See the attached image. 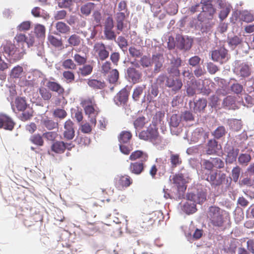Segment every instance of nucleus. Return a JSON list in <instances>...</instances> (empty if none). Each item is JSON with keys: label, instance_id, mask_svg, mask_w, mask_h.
<instances>
[{"label": "nucleus", "instance_id": "nucleus-1", "mask_svg": "<svg viewBox=\"0 0 254 254\" xmlns=\"http://www.w3.org/2000/svg\"><path fill=\"white\" fill-rule=\"evenodd\" d=\"M207 217L209 220V225L213 227L224 229L227 225L230 224V217L228 213L215 206H211L209 208Z\"/></svg>", "mask_w": 254, "mask_h": 254}, {"label": "nucleus", "instance_id": "nucleus-2", "mask_svg": "<svg viewBox=\"0 0 254 254\" xmlns=\"http://www.w3.org/2000/svg\"><path fill=\"white\" fill-rule=\"evenodd\" d=\"M148 157V154L142 150H137L132 152L129 155V159L132 161L139 160V161L130 163L128 167L129 172L135 175H140L145 170V163Z\"/></svg>", "mask_w": 254, "mask_h": 254}, {"label": "nucleus", "instance_id": "nucleus-3", "mask_svg": "<svg viewBox=\"0 0 254 254\" xmlns=\"http://www.w3.org/2000/svg\"><path fill=\"white\" fill-rule=\"evenodd\" d=\"M138 136L140 139L149 141L154 144H160L162 140L159 134L158 128L155 125H150L146 130H142Z\"/></svg>", "mask_w": 254, "mask_h": 254}, {"label": "nucleus", "instance_id": "nucleus-4", "mask_svg": "<svg viewBox=\"0 0 254 254\" xmlns=\"http://www.w3.org/2000/svg\"><path fill=\"white\" fill-rule=\"evenodd\" d=\"M3 52L7 54V59L13 62H16L22 58L25 54V50L23 48L17 47L14 44L7 43L3 46Z\"/></svg>", "mask_w": 254, "mask_h": 254}, {"label": "nucleus", "instance_id": "nucleus-5", "mask_svg": "<svg viewBox=\"0 0 254 254\" xmlns=\"http://www.w3.org/2000/svg\"><path fill=\"white\" fill-rule=\"evenodd\" d=\"M226 174L221 171L216 170L210 173L209 174L205 173L204 178L209 182L212 187H216L221 186L226 179Z\"/></svg>", "mask_w": 254, "mask_h": 254}, {"label": "nucleus", "instance_id": "nucleus-6", "mask_svg": "<svg viewBox=\"0 0 254 254\" xmlns=\"http://www.w3.org/2000/svg\"><path fill=\"white\" fill-rule=\"evenodd\" d=\"M92 52L96 58L101 61L106 60L110 55L107 46L102 42L94 44Z\"/></svg>", "mask_w": 254, "mask_h": 254}, {"label": "nucleus", "instance_id": "nucleus-7", "mask_svg": "<svg viewBox=\"0 0 254 254\" xmlns=\"http://www.w3.org/2000/svg\"><path fill=\"white\" fill-rule=\"evenodd\" d=\"M114 27L113 18L108 17L104 23V35L105 39L108 41H116V34L113 30Z\"/></svg>", "mask_w": 254, "mask_h": 254}, {"label": "nucleus", "instance_id": "nucleus-8", "mask_svg": "<svg viewBox=\"0 0 254 254\" xmlns=\"http://www.w3.org/2000/svg\"><path fill=\"white\" fill-rule=\"evenodd\" d=\"M132 183V179L128 175H118L114 179L115 186L119 190H125L129 187Z\"/></svg>", "mask_w": 254, "mask_h": 254}, {"label": "nucleus", "instance_id": "nucleus-9", "mask_svg": "<svg viewBox=\"0 0 254 254\" xmlns=\"http://www.w3.org/2000/svg\"><path fill=\"white\" fill-rule=\"evenodd\" d=\"M183 85L181 79L173 75L168 76L165 82L166 86L170 88L172 92L174 93L178 92L182 89Z\"/></svg>", "mask_w": 254, "mask_h": 254}, {"label": "nucleus", "instance_id": "nucleus-10", "mask_svg": "<svg viewBox=\"0 0 254 254\" xmlns=\"http://www.w3.org/2000/svg\"><path fill=\"white\" fill-rule=\"evenodd\" d=\"M215 12V9L212 4L203 3L201 12L197 16L198 20L203 21L206 19H212Z\"/></svg>", "mask_w": 254, "mask_h": 254}, {"label": "nucleus", "instance_id": "nucleus-11", "mask_svg": "<svg viewBox=\"0 0 254 254\" xmlns=\"http://www.w3.org/2000/svg\"><path fill=\"white\" fill-rule=\"evenodd\" d=\"M208 137L207 133L205 132L203 128H196L190 137V143H200L201 144L205 141Z\"/></svg>", "mask_w": 254, "mask_h": 254}, {"label": "nucleus", "instance_id": "nucleus-12", "mask_svg": "<svg viewBox=\"0 0 254 254\" xmlns=\"http://www.w3.org/2000/svg\"><path fill=\"white\" fill-rule=\"evenodd\" d=\"M182 64V61L181 58L178 57H173L170 60L169 66L167 69L168 73L170 75L174 74L176 77H180V70L179 67L181 66Z\"/></svg>", "mask_w": 254, "mask_h": 254}, {"label": "nucleus", "instance_id": "nucleus-13", "mask_svg": "<svg viewBox=\"0 0 254 254\" xmlns=\"http://www.w3.org/2000/svg\"><path fill=\"white\" fill-rule=\"evenodd\" d=\"M186 92L188 96H193L196 92L201 93L204 92L203 88L201 87L200 80H195L187 85Z\"/></svg>", "mask_w": 254, "mask_h": 254}, {"label": "nucleus", "instance_id": "nucleus-14", "mask_svg": "<svg viewBox=\"0 0 254 254\" xmlns=\"http://www.w3.org/2000/svg\"><path fill=\"white\" fill-rule=\"evenodd\" d=\"M15 125V123L10 117L5 114H0V128L11 131Z\"/></svg>", "mask_w": 254, "mask_h": 254}, {"label": "nucleus", "instance_id": "nucleus-15", "mask_svg": "<svg viewBox=\"0 0 254 254\" xmlns=\"http://www.w3.org/2000/svg\"><path fill=\"white\" fill-rule=\"evenodd\" d=\"M74 123L73 122L68 119L64 123V138L67 140L72 139L75 135V130L74 129Z\"/></svg>", "mask_w": 254, "mask_h": 254}, {"label": "nucleus", "instance_id": "nucleus-16", "mask_svg": "<svg viewBox=\"0 0 254 254\" xmlns=\"http://www.w3.org/2000/svg\"><path fill=\"white\" fill-rule=\"evenodd\" d=\"M127 74L129 79L133 84L139 83L141 81V72L134 67H129L127 70Z\"/></svg>", "mask_w": 254, "mask_h": 254}, {"label": "nucleus", "instance_id": "nucleus-17", "mask_svg": "<svg viewBox=\"0 0 254 254\" xmlns=\"http://www.w3.org/2000/svg\"><path fill=\"white\" fill-rule=\"evenodd\" d=\"M172 180L179 191L186 189V184L187 182L182 173L176 174L173 176Z\"/></svg>", "mask_w": 254, "mask_h": 254}, {"label": "nucleus", "instance_id": "nucleus-18", "mask_svg": "<svg viewBox=\"0 0 254 254\" xmlns=\"http://www.w3.org/2000/svg\"><path fill=\"white\" fill-rule=\"evenodd\" d=\"M187 197L189 201L199 204L206 199V193L204 191H199L196 194L188 193Z\"/></svg>", "mask_w": 254, "mask_h": 254}, {"label": "nucleus", "instance_id": "nucleus-19", "mask_svg": "<svg viewBox=\"0 0 254 254\" xmlns=\"http://www.w3.org/2000/svg\"><path fill=\"white\" fill-rule=\"evenodd\" d=\"M176 39L177 46L181 49L188 50L191 47L192 40L191 39L185 38L180 35H177Z\"/></svg>", "mask_w": 254, "mask_h": 254}, {"label": "nucleus", "instance_id": "nucleus-20", "mask_svg": "<svg viewBox=\"0 0 254 254\" xmlns=\"http://www.w3.org/2000/svg\"><path fill=\"white\" fill-rule=\"evenodd\" d=\"M128 95L129 93L127 90L123 88L114 97V102L118 106L124 105L128 100Z\"/></svg>", "mask_w": 254, "mask_h": 254}, {"label": "nucleus", "instance_id": "nucleus-21", "mask_svg": "<svg viewBox=\"0 0 254 254\" xmlns=\"http://www.w3.org/2000/svg\"><path fill=\"white\" fill-rule=\"evenodd\" d=\"M46 87L51 91L55 92L59 96H63L65 92L64 87L58 82L49 80L46 83Z\"/></svg>", "mask_w": 254, "mask_h": 254}, {"label": "nucleus", "instance_id": "nucleus-22", "mask_svg": "<svg viewBox=\"0 0 254 254\" xmlns=\"http://www.w3.org/2000/svg\"><path fill=\"white\" fill-rule=\"evenodd\" d=\"M14 40L16 42V45L21 47L20 48H23L24 49V45H27L28 47L33 45L34 40L33 39L28 40L26 37L25 35L23 34H17L14 38Z\"/></svg>", "mask_w": 254, "mask_h": 254}, {"label": "nucleus", "instance_id": "nucleus-23", "mask_svg": "<svg viewBox=\"0 0 254 254\" xmlns=\"http://www.w3.org/2000/svg\"><path fill=\"white\" fill-rule=\"evenodd\" d=\"M227 55V50L224 48H220L218 50H216L212 52L211 58L212 60L215 62L223 63Z\"/></svg>", "mask_w": 254, "mask_h": 254}, {"label": "nucleus", "instance_id": "nucleus-24", "mask_svg": "<svg viewBox=\"0 0 254 254\" xmlns=\"http://www.w3.org/2000/svg\"><path fill=\"white\" fill-rule=\"evenodd\" d=\"M86 115H88L89 117L91 118L90 120V122L95 126L96 124V117L99 113V109L97 106V104H95V106L86 108L84 109Z\"/></svg>", "mask_w": 254, "mask_h": 254}, {"label": "nucleus", "instance_id": "nucleus-25", "mask_svg": "<svg viewBox=\"0 0 254 254\" xmlns=\"http://www.w3.org/2000/svg\"><path fill=\"white\" fill-rule=\"evenodd\" d=\"M159 93L158 85L156 84H152L149 88L147 95V100L149 102H154L155 98Z\"/></svg>", "mask_w": 254, "mask_h": 254}, {"label": "nucleus", "instance_id": "nucleus-26", "mask_svg": "<svg viewBox=\"0 0 254 254\" xmlns=\"http://www.w3.org/2000/svg\"><path fill=\"white\" fill-rule=\"evenodd\" d=\"M52 151L57 154H62L65 151L64 142L63 141H56L51 146Z\"/></svg>", "mask_w": 254, "mask_h": 254}, {"label": "nucleus", "instance_id": "nucleus-27", "mask_svg": "<svg viewBox=\"0 0 254 254\" xmlns=\"http://www.w3.org/2000/svg\"><path fill=\"white\" fill-rule=\"evenodd\" d=\"M218 150L217 142L215 139H210L207 144L206 153L209 155L215 154Z\"/></svg>", "mask_w": 254, "mask_h": 254}, {"label": "nucleus", "instance_id": "nucleus-28", "mask_svg": "<svg viewBox=\"0 0 254 254\" xmlns=\"http://www.w3.org/2000/svg\"><path fill=\"white\" fill-rule=\"evenodd\" d=\"M170 161L172 169L176 168L182 163V160L180 154L170 152Z\"/></svg>", "mask_w": 254, "mask_h": 254}, {"label": "nucleus", "instance_id": "nucleus-29", "mask_svg": "<svg viewBox=\"0 0 254 254\" xmlns=\"http://www.w3.org/2000/svg\"><path fill=\"white\" fill-rule=\"evenodd\" d=\"M87 84L90 87L96 89H101L105 87V83L104 81L95 79H88Z\"/></svg>", "mask_w": 254, "mask_h": 254}, {"label": "nucleus", "instance_id": "nucleus-30", "mask_svg": "<svg viewBox=\"0 0 254 254\" xmlns=\"http://www.w3.org/2000/svg\"><path fill=\"white\" fill-rule=\"evenodd\" d=\"M126 18L124 12H118L116 14V20L117 21V30L122 31L124 29V22Z\"/></svg>", "mask_w": 254, "mask_h": 254}, {"label": "nucleus", "instance_id": "nucleus-31", "mask_svg": "<svg viewBox=\"0 0 254 254\" xmlns=\"http://www.w3.org/2000/svg\"><path fill=\"white\" fill-rule=\"evenodd\" d=\"M14 104L16 108L18 111H24L27 107L25 98L17 97L15 99Z\"/></svg>", "mask_w": 254, "mask_h": 254}, {"label": "nucleus", "instance_id": "nucleus-32", "mask_svg": "<svg viewBox=\"0 0 254 254\" xmlns=\"http://www.w3.org/2000/svg\"><path fill=\"white\" fill-rule=\"evenodd\" d=\"M207 100L204 98L199 99L194 102L193 110L195 112H200L205 109L207 106Z\"/></svg>", "mask_w": 254, "mask_h": 254}, {"label": "nucleus", "instance_id": "nucleus-33", "mask_svg": "<svg viewBox=\"0 0 254 254\" xmlns=\"http://www.w3.org/2000/svg\"><path fill=\"white\" fill-rule=\"evenodd\" d=\"M161 57V55L159 54L152 56V60L155 63L154 71L156 73L159 72L161 70V68L162 67L163 61L162 60H160V58Z\"/></svg>", "mask_w": 254, "mask_h": 254}, {"label": "nucleus", "instance_id": "nucleus-34", "mask_svg": "<svg viewBox=\"0 0 254 254\" xmlns=\"http://www.w3.org/2000/svg\"><path fill=\"white\" fill-rule=\"evenodd\" d=\"M239 149L232 148L229 151L227 152V155L226 159V162L229 163H232L233 162L235 161L239 153Z\"/></svg>", "mask_w": 254, "mask_h": 254}, {"label": "nucleus", "instance_id": "nucleus-35", "mask_svg": "<svg viewBox=\"0 0 254 254\" xmlns=\"http://www.w3.org/2000/svg\"><path fill=\"white\" fill-rule=\"evenodd\" d=\"M39 94L44 101H49L52 97L51 91L45 87H41L39 89Z\"/></svg>", "mask_w": 254, "mask_h": 254}, {"label": "nucleus", "instance_id": "nucleus-36", "mask_svg": "<svg viewBox=\"0 0 254 254\" xmlns=\"http://www.w3.org/2000/svg\"><path fill=\"white\" fill-rule=\"evenodd\" d=\"M183 210L187 214H190L194 213L196 211L195 203L192 202H186L183 206Z\"/></svg>", "mask_w": 254, "mask_h": 254}, {"label": "nucleus", "instance_id": "nucleus-37", "mask_svg": "<svg viewBox=\"0 0 254 254\" xmlns=\"http://www.w3.org/2000/svg\"><path fill=\"white\" fill-rule=\"evenodd\" d=\"M42 135L39 133L32 135L29 140L31 143L39 146H42L44 144Z\"/></svg>", "mask_w": 254, "mask_h": 254}, {"label": "nucleus", "instance_id": "nucleus-38", "mask_svg": "<svg viewBox=\"0 0 254 254\" xmlns=\"http://www.w3.org/2000/svg\"><path fill=\"white\" fill-rule=\"evenodd\" d=\"M96 104V103L93 96L83 98L81 100L80 102V105L84 109H86V108L95 106V104Z\"/></svg>", "mask_w": 254, "mask_h": 254}, {"label": "nucleus", "instance_id": "nucleus-39", "mask_svg": "<svg viewBox=\"0 0 254 254\" xmlns=\"http://www.w3.org/2000/svg\"><path fill=\"white\" fill-rule=\"evenodd\" d=\"M75 141L81 147L88 146L91 142L90 138L85 135L77 136Z\"/></svg>", "mask_w": 254, "mask_h": 254}, {"label": "nucleus", "instance_id": "nucleus-40", "mask_svg": "<svg viewBox=\"0 0 254 254\" xmlns=\"http://www.w3.org/2000/svg\"><path fill=\"white\" fill-rule=\"evenodd\" d=\"M48 41L52 46L55 47H61L63 46V42L61 38H58L52 35L48 36Z\"/></svg>", "mask_w": 254, "mask_h": 254}, {"label": "nucleus", "instance_id": "nucleus-41", "mask_svg": "<svg viewBox=\"0 0 254 254\" xmlns=\"http://www.w3.org/2000/svg\"><path fill=\"white\" fill-rule=\"evenodd\" d=\"M132 137L130 132L128 131H123L119 136V140L121 143H126L129 141Z\"/></svg>", "mask_w": 254, "mask_h": 254}, {"label": "nucleus", "instance_id": "nucleus-42", "mask_svg": "<svg viewBox=\"0 0 254 254\" xmlns=\"http://www.w3.org/2000/svg\"><path fill=\"white\" fill-rule=\"evenodd\" d=\"M94 8V3L88 2L81 7L80 10L82 14L86 16L90 14L91 10Z\"/></svg>", "mask_w": 254, "mask_h": 254}, {"label": "nucleus", "instance_id": "nucleus-43", "mask_svg": "<svg viewBox=\"0 0 254 254\" xmlns=\"http://www.w3.org/2000/svg\"><path fill=\"white\" fill-rule=\"evenodd\" d=\"M57 30L63 34H65L69 32L70 27L63 22H58L56 24Z\"/></svg>", "mask_w": 254, "mask_h": 254}, {"label": "nucleus", "instance_id": "nucleus-44", "mask_svg": "<svg viewBox=\"0 0 254 254\" xmlns=\"http://www.w3.org/2000/svg\"><path fill=\"white\" fill-rule=\"evenodd\" d=\"M146 88V85L143 84L140 86H137L133 90L132 98L135 101H138L140 98V95L143 93L144 90Z\"/></svg>", "mask_w": 254, "mask_h": 254}, {"label": "nucleus", "instance_id": "nucleus-45", "mask_svg": "<svg viewBox=\"0 0 254 254\" xmlns=\"http://www.w3.org/2000/svg\"><path fill=\"white\" fill-rule=\"evenodd\" d=\"M33 114V111L32 108L28 107L26 110L23 111V113L20 116V120L22 121L25 122L30 120L32 117Z\"/></svg>", "mask_w": 254, "mask_h": 254}, {"label": "nucleus", "instance_id": "nucleus-46", "mask_svg": "<svg viewBox=\"0 0 254 254\" xmlns=\"http://www.w3.org/2000/svg\"><path fill=\"white\" fill-rule=\"evenodd\" d=\"M240 74L243 77L249 76L251 74L250 67L247 64H242L240 65Z\"/></svg>", "mask_w": 254, "mask_h": 254}, {"label": "nucleus", "instance_id": "nucleus-47", "mask_svg": "<svg viewBox=\"0 0 254 254\" xmlns=\"http://www.w3.org/2000/svg\"><path fill=\"white\" fill-rule=\"evenodd\" d=\"M165 117V113L162 111H158L156 113L153 118L152 123L151 125H155V127L158 124H161V122Z\"/></svg>", "mask_w": 254, "mask_h": 254}, {"label": "nucleus", "instance_id": "nucleus-48", "mask_svg": "<svg viewBox=\"0 0 254 254\" xmlns=\"http://www.w3.org/2000/svg\"><path fill=\"white\" fill-rule=\"evenodd\" d=\"M93 66L90 64H85L79 68V70L81 75L83 76H87L90 74L93 71Z\"/></svg>", "mask_w": 254, "mask_h": 254}, {"label": "nucleus", "instance_id": "nucleus-49", "mask_svg": "<svg viewBox=\"0 0 254 254\" xmlns=\"http://www.w3.org/2000/svg\"><path fill=\"white\" fill-rule=\"evenodd\" d=\"M108 76V80L111 83H115L118 80L119 77V73L117 69H112L110 72Z\"/></svg>", "mask_w": 254, "mask_h": 254}, {"label": "nucleus", "instance_id": "nucleus-50", "mask_svg": "<svg viewBox=\"0 0 254 254\" xmlns=\"http://www.w3.org/2000/svg\"><path fill=\"white\" fill-rule=\"evenodd\" d=\"M67 115L66 112L63 109L57 108L53 112L54 117L61 120L64 119L67 116Z\"/></svg>", "mask_w": 254, "mask_h": 254}, {"label": "nucleus", "instance_id": "nucleus-51", "mask_svg": "<svg viewBox=\"0 0 254 254\" xmlns=\"http://www.w3.org/2000/svg\"><path fill=\"white\" fill-rule=\"evenodd\" d=\"M251 160V156L248 154H241L238 158L239 163L244 166H247Z\"/></svg>", "mask_w": 254, "mask_h": 254}, {"label": "nucleus", "instance_id": "nucleus-52", "mask_svg": "<svg viewBox=\"0 0 254 254\" xmlns=\"http://www.w3.org/2000/svg\"><path fill=\"white\" fill-rule=\"evenodd\" d=\"M63 67L66 69H75L76 65L71 59H66L62 63Z\"/></svg>", "mask_w": 254, "mask_h": 254}, {"label": "nucleus", "instance_id": "nucleus-53", "mask_svg": "<svg viewBox=\"0 0 254 254\" xmlns=\"http://www.w3.org/2000/svg\"><path fill=\"white\" fill-rule=\"evenodd\" d=\"M139 63L143 67H148L152 64V62L150 57L146 56H143L141 57L139 60Z\"/></svg>", "mask_w": 254, "mask_h": 254}, {"label": "nucleus", "instance_id": "nucleus-54", "mask_svg": "<svg viewBox=\"0 0 254 254\" xmlns=\"http://www.w3.org/2000/svg\"><path fill=\"white\" fill-rule=\"evenodd\" d=\"M63 76L68 83L72 82L75 79V75L73 72L69 70L64 71L63 73Z\"/></svg>", "mask_w": 254, "mask_h": 254}, {"label": "nucleus", "instance_id": "nucleus-55", "mask_svg": "<svg viewBox=\"0 0 254 254\" xmlns=\"http://www.w3.org/2000/svg\"><path fill=\"white\" fill-rule=\"evenodd\" d=\"M35 33L38 37H43L45 35L46 29L44 26L37 24L35 27Z\"/></svg>", "mask_w": 254, "mask_h": 254}, {"label": "nucleus", "instance_id": "nucleus-56", "mask_svg": "<svg viewBox=\"0 0 254 254\" xmlns=\"http://www.w3.org/2000/svg\"><path fill=\"white\" fill-rule=\"evenodd\" d=\"M128 51L130 55L133 58H138L142 55V52L140 49H137L133 46L130 47Z\"/></svg>", "mask_w": 254, "mask_h": 254}, {"label": "nucleus", "instance_id": "nucleus-57", "mask_svg": "<svg viewBox=\"0 0 254 254\" xmlns=\"http://www.w3.org/2000/svg\"><path fill=\"white\" fill-rule=\"evenodd\" d=\"M226 133V130L223 126L218 127L213 132V135L216 138L219 139L224 135Z\"/></svg>", "mask_w": 254, "mask_h": 254}, {"label": "nucleus", "instance_id": "nucleus-58", "mask_svg": "<svg viewBox=\"0 0 254 254\" xmlns=\"http://www.w3.org/2000/svg\"><path fill=\"white\" fill-rule=\"evenodd\" d=\"M74 61L78 65H84L87 62V57L86 56H81L78 54H75L73 56Z\"/></svg>", "mask_w": 254, "mask_h": 254}, {"label": "nucleus", "instance_id": "nucleus-59", "mask_svg": "<svg viewBox=\"0 0 254 254\" xmlns=\"http://www.w3.org/2000/svg\"><path fill=\"white\" fill-rule=\"evenodd\" d=\"M69 44L73 46H76L80 43V37L76 34L71 35L68 39Z\"/></svg>", "mask_w": 254, "mask_h": 254}, {"label": "nucleus", "instance_id": "nucleus-60", "mask_svg": "<svg viewBox=\"0 0 254 254\" xmlns=\"http://www.w3.org/2000/svg\"><path fill=\"white\" fill-rule=\"evenodd\" d=\"M23 71V68L20 66L14 67L11 71L10 76L13 78H18Z\"/></svg>", "mask_w": 254, "mask_h": 254}, {"label": "nucleus", "instance_id": "nucleus-61", "mask_svg": "<svg viewBox=\"0 0 254 254\" xmlns=\"http://www.w3.org/2000/svg\"><path fill=\"white\" fill-rule=\"evenodd\" d=\"M228 42L230 46L235 47L242 42V40L239 37L235 36L232 38H229Z\"/></svg>", "mask_w": 254, "mask_h": 254}, {"label": "nucleus", "instance_id": "nucleus-62", "mask_svg": "<svg viewBox=\"0 0 254 254\" xmlns=\"http://www.w3.org/2000/svg\"><path fill=\"white\" fill-rule=\"evenodd\" d=\"M111 69V64L109 61H106L104 63H103L101 66V71L104 75H106L107 74L110 72V70Z\"/></svg>", "mask_w": 254, "mask_h": 254}, {"label": "nucleus", "instance_id": "nucleus-63", "mask_svg": "<svg viewBox=\"0 0 254 254\" xmlns=\"http://www.w3.org/2000/svg\"><path fill=\"white\" fill-rule=\"evenodd\" d=\"M44 125L48 129L51 130L56 128L58 124L52 120H47L44 121Z\"/></svg>", "mask_w": 254, "mask_h": 254}, {"label": "nucleus", "instance_id": "nucleus-64", "mask_svg": "<svg viewBox=\"0 0 254 254\" xmlns=\"http://www.w3.org/2000/svg\"><path fill=\"white\" fill-rule=\"evenodd\" d=\"M145 118L144 117L137 118L134 122L133 125L136 129L141 128L145 125Z\"/></svg>", "mask_w": 254, "mask_h": 254}]
</instances>
